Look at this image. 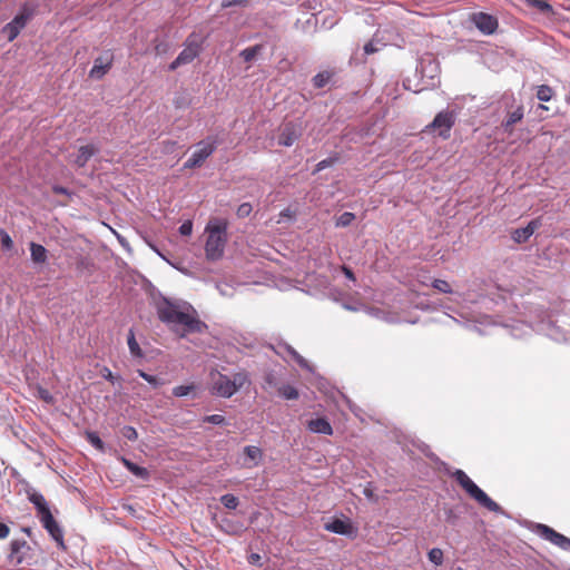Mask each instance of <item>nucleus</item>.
I'll return each instance as SVG.
<instances>
[{
  "label": "nucleus",
  "mask_w": 570,
  "mask_h": 570,
  "mask_svg": "<svg viewBox=\"0 0 570 570\" xmlns=\"http://www.w3.org/2000/svg\"><path fill=\"white\" fill-rule=\"evenodd\" d=\"M159 320L169 325H181L184 333H200L206 327L196 311L188 304H177L163 297L156 302Z\"/></svg>",
  "instance_id": "obj_1"
},
{
  "label": "nucleus",
  "mask_w": 570,
  "mask_h": 570,
  "mask_svg": "<svg viewBox=\"0 0 570 570\" xmlns=\"http://www.w3.org/2000/svg\"><path fill=\"white\" fill-rule=\"evenodd\" d=\"M228 220L226 218L213 217L205 227L206 243L205 255L208 261H218L224 256L228 242Z\"/></svg>",
  "instance_id": "obj_2"
},
{
  "label": "nucleus",
  "mask_w": 570,
  "mask_h": 570,
  "mask_svg": "<svg viewBox=\"0 0 570 570\" xmlns=\"http://www.w3.org/2000/svg\"><path fill=\"white\" fill-rule=\"evenodd\" d=\"M248 382L246 372H237L229 377L218 371H213L210 372V393L229 399Z\"/></svg>",
  "instance_id": "obj_3"
},
{
  "label": "nucleus",
  "mask_w": 570,
  "mask_h": 570,
  "mask_svg": "<svg viewBox=\"0 0 570 570\" xmlns=\"http://www.w3.org/2000/svg\"><path fill=\"white\" fill-rule=\"evenodd\" d=\"M453 478L458 484L480 505L491 512H499L501 510V507L495 501H493L483 490H481L464 471L456 470L453 473Z\"/></svg>",
  "instance_id": "obj_4"
},
{
  "label": "nucleus",
  "mask_w": 570,
  "mask_h": 570,
  "mask_svg": "<svg viewBox=\"0 0 570 570\" xmlns=\"http://www.w3.org/2000/svg\"><path fill=\"white\" fill-rule=\"evenodd\" d=\"M217 140L208 137L197 144V149L193 153L190 158L185 163L184 167L191 169L200 167L204 161L216 150Z\"/></svg>",
  "instance_id": "obj_5"
},
{
  "label": "nucleus",
  "mask_w": 570,
  "mask_h": 570,
  "mask_svg": "<svg viewBox=\"0 0 570 570\" xmlns=\"http://www.w3.org/2000/svg\"><path fill=\"white\" fill-rule=\"evenodd\" d=\"M32 14L33 12L31 9L23 7L13 20L2 28V32L7 35L8 41H13L19 36L20 31L27 26Z\"/></svg>",
  "instance_id": "obj_6"
},
{
  "label": "nucleus",
  "mask_w": 570,
  "mask_h": 570,
  "mask_svg": "<svg viewBox=\"0 0 570 570\" xmlns=\"http://www.w3.org/2000/svg\"><path fill=\"white\" fill-rule=\"evenodd\" d=\"M455 115L453 111L443 110L440 111L433 119V121L426 126V130L440 129L439 136L444 139L450 137V130L454 126Z\"/></svg>",
  "instance_id": "obj_7"
},
{
  "label": "nucleus",
  "mask_w": 570,
  "mask_h": 570,
  "mask_svg": "<svg viewBox=\"0 0 570 570\" xmlns=\"http://www.w3.org/2000/svg\"><path fill=\"white\" fill-rule=\"evenodd\" d=\"M37 517L39 518L42 527L47 530V532L50 534V537L57 542V544L61 548H65L62 529L60 528L59 523L53 518L50 509Z\"/></svg>",
  "instance_id": "obj_8"
},
{
  "label": "nucleus",
  "mask_w": 570,
  "mask_h": 570,
  "mask_svg": "<svg viewBox=\"0 0 570 570\" xmlns=\"http://www.w3.org/2000/svg\"><path fill=\"white\" fill-rule=\"evenodd\" d=\"M470 20L483 35H493L499 27L498 19L485 12H474L470 16Z\"/></svg>",
  "instance_id": "obj_9"
},
{
  "label": "nucleus",
  "mask_w": 570,
  "mask_h": 570,
  "mask_svg": "<svg viewBox=\"0 0 570 570\" xmlns=\"http://www.w3.org/2000/svg\"><path fill=\"white\" fill-rule=\"evenodd\" d=\"M200 51V45L194 40L191 37L187 39L186 47L181 50L178 57L169 65V70H176L178 67L183 65L190 63Z\"/></svg>",
  "instance_id": "obj_10"
},
{
  "label": "nucleus",
  "mask_w": 570,
  "mask_h": 570,
  "mask_svg": "<svg viewBox=\"0 0 570 570\" xmlns=\"http://www.w3.org/2000/svg\"><path fill=\"white\" fill-rule=\"evenodd\" d=\"M537 533L543 538L544 540L551 542L552 544L563 549L570 550V539L564 537L563 534L557 532L554 529L550 528L547 524H538Z\"/></svg>",
  "instance_id": "obj_11"
},
{
  "label": "nucleus",
  "mask_w": 570,
  "mask_h": 570,
  "mask_svg": "<svg viewBox=\"0 0 570 570\" xmlns=\"http://www.w3.org/2000/svg\"><path fill=\"white\" fill-rule=\"evenodd\" d=\"M114 62V53L110 50L104 51L94 61V66L89 71V77L101 79L110 69Z\"/></svg>",
  "instance_id": "obj_12"
},
{
  "label": "nucleus",
  "mask_w": 570,
  "mask_h": 570,
  "mask_svg": "<svg viewBox=\"0 0 570 570\" xmlns=\"http://www.w3.org/2000/svg\"><path fill=\"white\" fill-rule=\"evenodd\" d=\"M301 128L294 122L289 121L284 124L279 129L278 145L291 147L301 137Z\"/></svg>",
  "instance_id": "obj_13"
},
{
  "label": "nucleus",
  "mask_w": 570,
  "mask_h": 570,
  "mask_svg": "<svg viewBox=\"0 0 570 570\" xmlns=\"http://www.w3.org/2000/svg\"><path fill=\"white\" fill-rule=\"evenodd\" d=\"M324 528L330 532L351 538H354L357 533V530L352 522L342 519H334L333 521L325 523Z\"/></svg>",
  "instance_id": "obj_14"
},
{
  "label": "nucleus",
  "mask_w": 570,
  "mask_h": 570,
  "mask_svg": "<svg viewBox=\"0 0 570 570\" xmlns=\"http://www.w3.org/2000/svg\"><path fill=\"white\" fill-rule=\"evenodd\" d=\"M541 226L540 219L531 220L525 227L513 230L512 238L515 243L527 242L533 233Z\"/></svg>",
  "instance_id": "obj_15"
},
{
  "label": "nucleus",
  "mask_w": 570,
  "mask_h": 570,
  "mask_svg": "<svg viewBox=\"0 0 570 570\" xmlns=\"http://www.w3.org/2000/svg\"><path fill=\"white\" fill-rule=\"evenodd\" d=\"M524 117V108L522 105H519L514 110L512 111H509L507 114V117L505 119L502 121V128L504 129L505 132L508 134H512L513 131V126L517 124V122H520Z\"/></svg>",
  "instance_id": "obj_16"
},
{
  "label": "nucleus",
  "mask_w": 570,
  "mask_h": 570,
  "mask_svg": "<svg viewBox=\"0 0 570 570\" xmlns=\"http://www.w3.org/2000/svg\"><path fill=\"white\" fill-rule=\"evenodd\" d=\"M307 429L313 433H320L325 435L333 434V428L325 417H317L307 422Z\"/></svg>",
  "instance_id": "obj_17"
},
{
  "label": "nucleus",
  "mask_w": 570,
  "mask_h": 570,
  "mask_svg": "<svg viewBox=\"0 0 570 570\" xmlns=\"http://www.w3.org/2000/svg\"><path fill=\"white\" fill-rule=\"evenodd\" d=\"M27 495H28L29 501L35 505V508L37 510V515H39L50 509L45 497L41 493L37 492L36 490H33V489L27 490Z\"/></svg>",
  "instance_id": "obj_18"
},
{
  "label": "nucleus",
  "mask_w": 570,
  "mask_h": 570,
  "mask_svg": "<svg viewBox=\"0 0 570 570\" xmlns=\"http://www.w3.org/2000/svg\"><path fill=\"white\" fill-rule=\"evenodd\" d=\"M97 153V148L94 145L81 146L78 149V155L73 160V164L81 168L86 166L88 160Z\"/></svg>",
  "instance_id": "obj_19"
},
{
  "label": "nucleus",
  "mask_w": 570,
  "mask_h": 570,
  "mask_svg": "<svg viewBox=\"0 0 570 570\" xmlns=\"http://www.w3.org/2000/svg\"><path fill=\"white\" fill-rule=\"evenodd\" d=\"M30 256L35 264H45L48 259V250L40 244L30 243Z\"/></svg>",
  "instance_id": "obj_20"
},
{
  "label": "nucleus",
  "mask_w": 570,
  "mask_h": 570,
  "mask_svg": "<svg viewBox=\"0 0 570 570\" xmlns=\"http://www.w3.org/2000/svg\"><path fill=\"white\" fill-rule=\"evenodd\" d=\"M27 547V541L24 540H12L10 543V554L9 559L17 564H20L23 561V557L20 556L21 549Z\"/></svg>",
  "instance_id": "obj_21"
},
{
  "label": "nucleus",
  "mask_w": 570,
  "mask_h": 570,
  "mask_svg": "<svg viewBox=\"0 0 570 570\" xmlns=\"http://www.w3.org/2000/svg\"><path fill=\"white\" fill-rule=\"evenodd\" d=\"M121 462L127 468V470L137 478L142 480H147L149 478V472L146 468L139 466L126 458H121Z\"/></svg>",
  "instance_id": "obj_22"
},
{
  "label": "nucleus",
  "mask_w": 570,
  "mask_h": 570,
  "mask_svg": "<svg viewBox=\"0 0 570 570\" xmlns=\"http://www.w3.org/2000/svg\"><path fill=\"white\" fill-rule=\"evenodd\" d=\"M244 454L248 460H250L252 464H246L247 468H253L258 465L259 461L263 458V452L258 446L247 445L244 448Z\"/></svg>",
  "instance_id": "obj_23"
},
{
  "label": "nucleus",
  "mask_w": 570,
  "mask_h": 570,
  "mask_svg": "<svg viewBox=\"0 0 570 570\" xmlns=\"http://www.w3.org/2000/svg\"><path fill=\"white\" fill-rule=\"evenodd\" d=\"M277 392L285 400H297L299 396L297 389L291 384L281 385Z\"/></svg>",
  "instance_id": "obj_24"
},
{
  "label": "nucleus",
  "mask_w": 570,
  "mask_h": 570,
  "mask_svg": "<svg viewBox=\"0 0 570 570\" xmlns=\"http://www.w3.org/2000/svg\"><path fill=\"white\" fill-rule=\"evenodd\" d=\"M263 49L262 45H255L253 47H248L240 52V57L244 59V61L249 62L252 61Z\"/></svg>",
  "instance_id": "obj_25"
},
{
  "label": "nucleus",
  "mask_w": 570,
  "mask_h": 570,
  "mask_svg": "<svg viewBox=\"0 0 570 570\" xmlns=\"http://www.w3.org/2000/svg\"><path fill=\"white\" fill-rule=\"evenodd\" d=\"M127 343H128L129 351L134 356H137V357L142 356V351L135 338V334H134L132 330L129 331Z\"/></svg>",
  "instance_id": "obj_26"
},
{
  "label": "nucleus",
  "mask_w": 570,
  "mask_h": 570,
  "mask_svg": "<svg viewBox=\"0 0 570 570\" xmlns=\"http://www.w3.org/2000/svg\"><path fill=\"white\" fill-rule=\"evenodd\" d=\"M553 96V90L550 86L548 85H541L538 87L537 89V98L540 100V101H550L551 98Z\"/></svg>",
  "instance_id": "obj_27"
},
{
  "label": "nucleus",
  "mask_w": 570,
  "mask_h": 570,
  "mask_svg": "<svg viewBox=\"0 0 570 570\" xmlns=\"http://www.w3.org/2000/svg\"><path fill=\"white\" fill-rule=\"evenodd\" d=\"M196 390V385L194 383L188 385H178L173 389V395L176 397H183Z\"/></svg>",
  "instance_id": "obj_28"
},
{
  "label": "nucleus",
  "mask_w": 570,
  "mask_h": 570,
  "mask_svg": "<svg viewBox=\"0 0 570 570\" xmlns=\"http://www.w3.org/2000/svg\"><path fill=\"white\" fill-rule=\"evenodd\" d=\"M220 502L222 504L227 508V509H230V510H234L238 507L239 504V500L237 497H235L234 494H224L222 498H220Z\"/></svg>",
  "instance_id": "obj_29"
},
{
  "label": "nucleus",
  "mask_w": 570,
  "mask_h": 570,
  "mask_svg": "<svg viewBox=\"0 0 570 570\" xmlns=\"http://www.w3.org/2000/svg\"><path fill=\"white\" fill-rule=\"evenodd\" d=\"M355 219V215L350 212H345L342 215H340L336 219V227H346L352 224V222Z\"/></svg>",
  "instance_id": "obj_30"
},
{
  "label": "nucleus",
  "mask_w": 570,
  "mask_h": 570,
  "mask_svg": "<svg viewBox=\"0 0 570 570\" xmlns=\"http://www.w3.org/2000/svg\"><path fill=\"white\" fill-rule=\"evenodd\" d=\"M330 79H331V73L330 72H326V71L320 72L316 76H314V78H313L314 87L323 88V87H325L327 85Z\"/></svg>",
  "instance_id": "obj_31"
},
{
  "label": "nucleus",
  "mask_w": 570,
  "mask_h": 570,
  "mask_svg": "<svg viewBox=\"0 0 570 570\" xmlns=\"http://www.w3.org/2000/svg\"><path fill=\"white\" fill-rule=\"evenodd\" d=\"M384 46L385 45L382 43L381 41L372 39L371 41L365 43L364 52H365V55H372V53H375V52L380 51Z\"/></svg>",
  "instance_id": "obj_32"
},
{
  "label": "nucleus",
  "mask_w": 570,
  "mask_h": 570,
  "mask_svg": "<svg viewBox=\"0 0 570 570\" xmlns=\"http://www.w3.org/2000/svg\"><path fill=\"white\" fill-rule=\"evenodd\" d=\"M86 439L87 441L92 444L96 449L102 451L104 450V442L99 438V435L96 432H86Z\"/></svg>",
  "instance_id": "obj_33"
},
{
  "label": "nucleus",
  "mask_w": 570,
  "mask_h": 570,
  "mask_svg": "<svg viewBox=\"0 0 570 570\" xmlns=\"http://www.w3.org/2000/svg\"><path fill=\"white\" fill-rule=\"evenodd\" d=\"M432 286L441 292V293H445V294H449V293H452V288H451V285L446 282V281H443V279H434L433 283H432Z\"/></svg>",
  "instance_id": "obj_34"
},
{
  "label": "nucleus",
  "mask_w": 570,
  "mask_h": 570,
  "mask_svg": "<svg viewBox=\"0 0 570 570\" xmlns=\"http://www.w3.org/2000/svg\"><path fill=\"white\" fill-rule=\"evenodd\" d=\"M429 559L431 562L435 564H441L443 562V552L441 549L434 548L429 552Z\"/></svg>",
  "instance_id": "obj_35"
},
{
  "label": "nucleus",
  "mask_w": 570,
  "mask_h": 570,
  "mask_svg": "<svg viewBox=\"0 0 570 570\" xmlns=\"http://www.w3.org/2000/svg\"><path fill=\"white\" fill-rule=\"evenodd\" d=\"M0 239L2 248L10 250L13 247V242L10 235L3 229L0 230Z\"/></svg>",
  "instance_id": "obj_36"
},
{
  "label": "nucleus",
  "mask_w": 570,
  "mask_h": 570,
  "mask_svg": "<svg viewBox=\"0 0 570 570\" xmlns=\"http://www.w3.org/2000/svg\"><path fill=\"white\" fill-rule=\"evenodd\" d=\"M137 372L140 377H142L145 381H147L153 386L157 387L161 384V382L156 376L150 375V374L144 372L142 370H138Z\"/></svg>",
  "instance_id": "obj_37"
},
{
  "label": "nucleus",
  "mask_w": 570,
  "mask_h": 570,
  "mask_svg": "<svg viewBox=\"0 0 570 570\" xmlns=\"http://www.w3.org/2000/svg\"><path fill=\"white\" fill-rule=\"evenodd\" d=\"M204 422L206 423H210V424H215V425H220V424H225V417L220 414H212V415H207L204 417L203 420Z\"/></svg>",
  "instance_id": "obj_38"
},
{
  "label": "nucleus",
  "mask_w": 570,
  "mask_h": 570,
  "mask_svg": "<svg viewBox=\"0 0 570 570\" xmlns=\"http://www.w3.org/2000/svg\"><path fill=\"white\" fill-rule=\"evenodd\" d=\"M122 435L129 441H136L138 439V433L132 426H125L122 429Z\"/></svg>",
  "instance_id": "obj_39"
},
{
  "label": "nucleus",
  "mask_w": 570,
  "mask_h": 570,
  "mask_svg": "<svg viewBox=\"0 0 570 570\" xmlns=\"http://www.w3.org/2000/svg\"><path fill=\"white\" fill-rule=\"evenodd\" d=\"M252 205L249 203H243L237 208V216L238 217H246L252 213Z\"/></svg>",
  "instance_id": "obj_40"
},
{
  "label": "nucleus",
  "mask_w": 570,
  "mask_h": 570,
  "mask_svg": "<svg viewBox=\"0 0 570 570\" xmlns=\"http://www.w3.org/2000/svg\"><path fill=\"white\" fill-rule=\"evenodd\" d=\"M532 6L543 12H548L552 9L547 0H533Z\"/></svg>",
  "instance_id": "obj_41"
},
{
  "label": "nucleus",
  "mask_w": 570,
  "mask_h": 570,
  "mask_svg": "<svg viewBox=\"0 0 570 570\" xmlns=\"http://www.w3.org/2000/svg\"><path fill=\"white\" fill-rule=\"evenodd\" d=\"M193 232L191 220H186L179 226V233L183 236H189Z\"/></svg>",
  "instance_id": "obj_42"
},
{
  "label": "nucleus",
  "mask_w": 570,
  "mask_h": 570,
  "mask_svg": "<svg viewBox=\"0 0 570 570\" xmlns=\"http://www.w3.org/2000/svg\"><path fill=\"white\" fill-rule=\"evenodd\" d=\"M335 159L333 158H327V159H323L321 160L317 165H316V171H321L330 166H332L334 164Z\"/></svg>",
  "instance_id": "obj_43"
},
{
  "label": "nucleus",
  "mask_w": 570,
  "mask_h": 570,
  "mask_svg": "<svg viewBox=\"0 0 570 570\" xmlns=\"http://www.w3.org/2000/svg\"><path fill=\"white\" fill-rule=\"evenodd\" d=\"M248 0H223L222 6L224 8L233 7V6H242L247 3Z\"/></svg>",
  "instance_id": "obj_44"
},
{
  "label": "nucleus",
  "mask_w": 570,
  "mask_h": 570,
  "mask_svg": "<svg viewBox=\"0 0 570 570\" xmlns=\"http://www.w3.org/2000/svg\"><path fill=\"white\" fill-rule=\"evenodd\" d=\"M296 216V212L291 208H285L279 213L281 218L293 219Z\"/></svg>",
  "instance_id": "obj_45"
},
{
  "label": "nucleus",
  "mask_w": 570,
  "mask_h": 570,
  "mask_svg": "<svg viewBox=\"0 0 570 570\" xmlns=\"http://www.w3.org/2000/svg\"><path fill=\"white\" fill-rule=\"evenodd\" d=\"M261 561H262V557L259 553H250L248 556V562L250 564L262 566Z\"/></svg>",
  "instance_id": "obj_46"
},
{
  "label": "nucleus",
  "mask_w": 570,
  "mask_h": 570,
  "mask_svg": "<svg viewBox=\"0 0 570 570\" xmlns=\"http://www.w3.org/2000/svg\"><path fill=\"white\" fill-rule=\"evenodd\" d=\"M10 533V528L3 523L0 522V539H6Z\"/></svg>",
  "instance_id": "obj_47"
},
{
  "label": "nucleus",
  "mask_w": 570,
  "mask_h": 570,
  "mask_svg": "<svg viewBox=\"0 0 570 570\" xmlns=\"http://www.w3.org/2000/svg\"><path fill=\"white\" fill-rule=\"evenodd\" d=\"M342 272L344 273V275L351 279V281H355V275L354 273L352 272L351 268H348L347 266H342Z\"/></svg>",
  "instance_id": "obj_48"
},
{
  "label": "nucleus",
  "mask_w": 570,
  "mask_h": 570,
  "mask_svg": "<svg viewBox=\"0 0 570 570\" xmlns=\"http://www.w3.org/2000/svg\"><path fill=\"white\" fill-rule=\"evenodd\" d=\"M102 376H104L106 380L110 381V382H114V380H115L114 374L111 373V371H110L108 367H105V368H104V371H102Z\"/></svg>",
  "instance_id": "obj_49"
},
{
  "label": "nucleus",
  "mask_w": 570,
  "mask_h": 570,
  "mask_svg": "<svg viewBox=\"0 0 570 570\" xmlns=\"http://www.w3.org/2000/svg\"><path fill=\"white\" fill-rule=\"evenodd\" d=\"M52 190L55 194H59V195L68 194L67 188H65L62 186H53Z\"/></svg>",
  "instance_id": "obj_50"
},
{
  "label": "nucleus",
  "mask_w": 570,
  "mask_h": 570,
  "mask_svg": "<svg viewBox=\"0 0 570 570\" xmlns=\"http://www.w3.org/2000/svg\"><path fill=\"white\" fill-rule=\"evenodd\" d=\"M40 394H41V399L47 401V402H50L52 400L51 395L46 390H42L40 392Z\"/></svg>",
  "instance_id": "obj_51"
},
{
  "label": "nucleus",
  "mask_w": 570,
  "mask_h": 570,
  "mask_svg": "<svg viewBox=\"0 0 570 570\" xmlns=\"http://www.w3.org/2000/svg\"><path fill=\"white\" fill-rule=\"evenodd\" d=\"M364 493H365V495H367V497H371V495H372V492H371L370 490H367V489H365Z\"/></svg>",
  "instance_id": "obj_52"
},
{
  "label": "nucleus",
  "mask_w": 570,
  "mask_h": 570,
  "mask_svg": "<svg viewBox=\"0 0 570 570\" xmlns=\"http://www.w3.org/2000/svg\"><path fill=\"white\" fill-rule=\"evenodd\" d=\"M294 355H296V358L302 360V356L297 355V352H294Z\"/></svg>",
  "instance_id": "obj_53"
},
{
  "label": "nucleus",
  "mask_w": 570,
  "mask_h": 570,
  "mask_svg": "<svg viewBox=\"0 0 570 570\" xmlns=\"http://www.w3.org/2000/svg\"><path fill=\"white\" fill-rule=\"evenodd\" d=\"M294 355H296V358L302 360V356L297 355V352H294Z\"/></svg>",
  "instance_id": "obj_54"
},
{
  "label": "nucleus",
  "mask_w": 570,
  "mask_h": 570,
  "mask_svg": "<svg viewBox=\"0 0 570 570\" xmlns=\"http://www.w3.org/2000/svg\"><path fill=\"white\" fill-rule=\"evenodd\" d=\"M294 355H296V358L302 360V356L297 355V352H294Z\"/></svg>",
  "instance_id": "obj_55"
},
{
  "label": "nucleus",
  "mask_w": 570,
  "mask_h": 570,
  "mask_svg": "<svg viewBox=\"0 0 570 570\" xmlns=\"http://www.w3.org/2000/svg\"><path fill=\"white\" fill-rule=\"evenodd\" d=\"M155 49H156V51H157V52H159V51H160L159 46H156V48H155Z\"/></svg>",
  "instance_id": "obj_56"
},
{
  "label": "nucleus",
  "mask_w": 570,
  "mask_h": 570,
  "mask_svg": "<svg viewBox=\"0 0 570 570\" xmlns=\"http://www.w3.org/2000/svg\"><path fill=\"white\" fill-rule=\"evenodd\" d=\"M567 101L570 102V96L567 97Z\"/></svg>",
  "instance_id": "obj_57"
}]
</instances>
